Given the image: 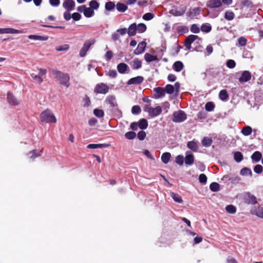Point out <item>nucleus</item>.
Segmentation results:
<instances>
[{
    "label": "nucleus",
    "instance_id": "44",
    "mask_svg": "<svg viewBox=\"0 0 263 263\" xmlns=\"http://www.w3.org/2000/svg\"><path fill=\"white\" fill-rule=\"evenodd\" d=\"M234 13L232 11H226L224 15L226 19L231 21L234 18Z\"/></svg>",
    "mask_w": 263,
    "mask_h": 263
},
{
    "label": "nucleus",
    "instance_id": "15",
    "mask_svg": "<svg viewBox=\"0 0 263 263\" xmlns=\"http://www.w3.org/2000/svg\"><path fill=\"white\" fill-rule=\"evenodd\" d=\"M7 100L11 105H16L20 103V101L10 92H8L7 94Z\"/></svg>",
    "mask_w": 263,
    "mask_h": 263
},
{
    "label": "nucleus",
    "instance_id": "1",
    "mask_svg": "<svg viewBox=\"0 0 263 263\" xmlns=\"http://www.w3.org/2000/svg\"><path fill=\"white\" fill-rule=\"evenodd\" d=\"M40 119L42 122L46 123H55L57 121V118L52 111L48 108L41 112L40 116Z\"/></svg>",
    "mask_w": 263,
    "mask_h": 263
},
{
    "label": "nucleus",
    "instance_id": "23",
    "mask_svg": "<svg viewBox=\"0 0 263 263\" xmlns=\"http://www.w3.org/2000/svg\"><path fill=\"white\" fill-rule=\"evenodd\" d=\"M171 155L170 153L166 152L163 153L161 157V161L164 164H167L171 158Z\"/></svg>",
    "mask_w": 263,
    "mask_h": 263
},
{
    "label": "nucleus",
    "instance_id": "5",
    "mask_svg": "<svg viewBox=\"0 0 263 263\" xmlns=\"http://www.w3.org/2000/svg\"><path fill=\"white\" fill-rule=\"evenodd\" d=\"M109 87L108 86L103 83L98 84L95 89L94 91L97 93L106 94L108 92Z\"/></svg>",
    "mask_w": 263,
    "mask_h": 263
},
{
    "label": "nucleus",
    "instance_id": "51",
    "mask_svg": "<svg viewBox=\"0 0 263 263\" xmlns=\"http://www.w3.org/2000/svg\"><path fill=\"white\" fill-rule=\"evenodd\" d=\"M141 108L138 105H135L132 108V112L133 114H138L141 112Z\"/></svg>",
    "mask_w": 263,
    "mask_h": 263
},
{
    "label": "nucleus",
    "instance_id": "53",
    "mask_svg": "<svg viewBox=\"0 0 263 263\" xmlns=\"http://www.w3.org/2000/svg\"><path fill=\"white\" fill-rule=\"evenodd\" d=\"M103 146V144H90L87 145V148H102Z\"/></svg>",
    "mask_w": 263,
    "mask_h": 263
},
{
    "label": "nucleus",
    "instance_id": "9",
    "mask_svg": "<svg viewBox=\"0 0 263 263\" xmlns=\"http://www.w3.org/2000/svg\"><path fill=\"white\" fill-rule=\"evenodd\" d=\"M206 5L211 8H217L222 6V2L220 0H209L207 2Z\"/></svg>",
    "mask_w": 263,
    "mask_h": 263
},
{
    "label": "nucleus",
    "instance_id": "49",
    "mask_svg": "<svg viewBox=\"0 0 263 263\" xmlns=\"http://www.w3.org/2000/svg\"><path fill=\"white\" fill-rule=\"evenodd\" d=\"M154 17V15L152 13H146L143 15V19L145 21H149L153 19Z\"/></svg>",
    "mask_w": 263,
    "mask_h": 263
},
{
    "label": "nucleus",
    "instance_id": "31",
    "mask_svg": "<svg viewBox=\"0 0 263 263\" xmlns=\"http://www.w3.org/2000/svg\"><path fill=\"white\" fill-rule=\"evenodd\" d=\"M55 49L58 51H66L69 49V45L68 44L59 45Z\"/></svg>",
    "mask_w": 263,
    "mask_h": 263
},
{
    "label": "nucleus",
    "instance_id": "63",
    "mask_svg": "<svg viewBox=\"0 0 263 263\" xmlns=\"http://www.w3.org/2000/svg\"><path fill=\"white\" fill-rule=\"evenodd\" d=\"M108 75L111 78H115L117 76V72L115 70H110L108 71Z\"/></svg>",
    "mask_w": 263,
    "mask_h": 263
},
{
    "label": "nucleus",
    "instance_id": "56",
    "mask_svg": "<svg viewBox=\"0 0 263 263\" xmlns=\"http://www.w3.org/2000/svg\"><path fill=\"white\" fill-rule=\"evenodd\" d=\"M263 170L262 166L260 164L256 165L254 168V171L257 174H260Z\"/></svg>",
    "mask_w": 263,
    "mask_h": 263
},
{
    "label": "nucleus",
    "instance_id": "54",
    "mask_svg": "<svg viewBox=\"0 0 263 263\" xmlns=\"http://www.w3.org/2000/svg\"><path fill=\"white\" fill-rule=\"evenodd\" d=\"M205 108L207 111H210L214 109V105L212 102H209L205 104Z\"/></svg>",
    "mask_w": 263,
    "mask_h": 263
},
{
    "label": "nucleus",
    "instance_id": "32",
    "mask_svg": "<svg viewBox=\"0 0 263 263\" xmlns=\"http://www.w3.org/2000/svg\"><path fill=\"white\" fill-rule=\"evenodd\" d=\"M116 8L118 11L120 12H124L127 9V7L125 4L120 3H117Z\"/></svg>",
    "mask_w": 263,
    "mask_h": 263
},
{
    "label": "nucleus",
    "instance_id": "41",
    "mask_svg": "<svg viewBox=\"0 0 263 263\" xmlns=\"http://www.w3.org/2000/svg\"><path fill=\"white\" fill-rule=\"evenodd\" d=\"M89 6L91 9L97 10L99 8V3L95 0H92L89 3Z\"/></svg>",
    "mask_w": 263,
    "mask_h": 263
},
{
    "label": "nucleus",
    "instance_id": "16",
    "mask_svg": "<svg viewBox=\"0 0 263 263\" xmlns=\"http://www.w3.org/2000/svg\"><path fill=\"white\" fill-rule=\"evenodd\" d=\"M129 69L128 65L124 63H121L117 65V70L120 73H124Z\"/></svg>",
    "mask_w": 263,
    "mask_h": 263
},
{
    "label": "nucleus",
    "instance_id": "38",
    "mask_svg": "<svg viewBox=\"0 0 263 263\" xmlns=\"http://www.w3.org/2000/svg\"><path fill=\"white\" fill-rule=\"evenodd\" d=\"M93 114L96 117L98 118H102L104 115L103 110L99 109H95L93 110Z\"/></svg>",
    "mask_w": 263,
    "mask_h": 263
},
{
    "label": "nucleus",
    "instance_id": "12",
    "mask_svg": "<svg viewBox=\"0 0 263 263\" xmlns=\"http://www.w3.org/2000/svg\"><path fill=\"white\" fill-rule=\"evenodd\" d=\"M251 78V73L249 71H244L239 79L240 83H245L249 81Z\"/></svg>",
    "mask_w": 263,
    "mask_h": 263
},
{
    "label": "nucleus",
    "instance_id": "21",
    "mask_svg": "<svg viewBox=\"0 0 263 263\" xmlns=\"http://www.w3.org/2000/svg\"><path fill=\"white\" fill-rule=\"evenodd\" d=\"M42 154V150H33L29 152L28 154L29 158L34 159L37 157L41 156Z\"/></svg>",
    "mask_w": 263,
    "mask_h": 263
},
{
    "label": "nucleus",
    "instance_id": "33",
    "mask_svg": "<svg viewBox=\"0 0 263 263\" xmlns=\"http://www.w3.org/2000/svg\"><path fill=\"white\" fill-rule=\"evenodd\" d=\"M240 175H241L242 176H248L249 175V176H251L252 175L251 170H250L247 167H245V168H242L240 171Z\"/></svg>",
    "mask_w": 263,
    "mask_h": 263
},
{
    "label": "nucleus",
    "instance_id": "45",
    "mask_svg": "<svg viewBox=\"0 0 263 263\" xmlns=\"http://www.w3.org/2000/svg\"><path fill=\"white\" fill-rule=\"evenodd\" d=\"M136 136V134L134 132H128L125 133V137L129 140L134 139Z\"/></svg>",
    "mask_w": 263,
    "mask_h": 263
},
{
    "label": "nucleus",
    "instance_id": "24",
    "mask_svg": "<svg viewBox=\"0 0 263 263\" xmlns=\"http://www.w3.org/2000/svg\"><path fill=\"white\" fill-rule=\"evenodd\" d=\"M28 38L31 40L39 41H47L48 39V36H41L37 35H30L28 36Z\"/></svg>",
    "mask_w": 263,
    "mask_h": 263
},
{
    "label": "nucleus",
    "instance_id": "57",
    "mask_svg": "<svg viewBox=\"0 0 263 263\" xmlns=\"http://www.w3.org/2000/svg\"><path fill=\"white\" fill-rule=\"evenodd\" d=\"M137 137L140 140H143L146 137V133L144 131H140L138 133Z\"/></svg>",
    "mask_w": 263,
    "mask_h": 263
},
{
    "label": "nucleus",
    "instance_id": "42",
    "mask_svg": "<svg viewBox=\"0 0 263 263\" xmlns=\"http://www.w3.org/2000/svg\"><path fill=\"white\" fill-rule=\"evenodd\" d=\"M170 195L171 197L174 199L175 201L178 203L181 202V198L178 194H177L174 192H171Z\"/></svg>",
    "mask_w": 263,
    "mask_h": 263
},
{
    "label": "nucleus",
    "instance_id": "37",
    "mask_svg": "<svg viewBox=\"0 0 263 263\" xmlns=\"http://www.w3.org/2000/svg\"><path fill=\"white\" fill-rule=\"evenodd\" d=\"M173 121L176 122H181V111L179 110L174 114Z\"/></svg>",
    "mask_w": 263,
    "mask_h": 263
},
{
    "label": "nucleus",
    "instance_id": "7",
    "mask_svg": "<svg viewBox=\"0 0 263 263\" xmlns=\"http://www.w3.org/2000/svg\"><path fill=\"white\" fill-rule=\"evenodd\" d=\"M194 162V157L193 154L190 151L186 152L184 158L185 164L187 165H191L193 164Z\"/></svg>",
    "mask_w": 263,
    "mask_h": 263
},
{
    "label": "nucleus",
    "instance_id": "27",
    "mask_svg": "<svg viewBox=\"0 0 263 263\" xmlns=\"http://www.w3.org/2000/svg\"><path fill=\"white\" fill-rule=\"evenodd\" d=\"M211 29H212V27H211V25L209 23L203 24L201 26V30L203 32H205V33L210 32L211 31Z\"/></svg>",
    "mask_w": 263,
    "mask_h": 263
},
{
    "label": "nucleus",
    "instance_id": "19",
    "mask_svg": "<svg viewBox=\"0 0 263 263\" xmlns=\"http://www.w3.org/2000/svg\"><path fill=\"white\" fill-rule=\"evenodd\" d=\"M106 101L110 106L112 107H117L118 104L116 102V97L114 96H110L107 98Z\"/></svg>",
    "mask_w": 263,
    "mask_h": 263
},
{
    "label": "nucleus",
    "instance_id": "40",
    "mask_svg": "<svg viewBox=\"0 0 263 263\" xmlns=\"http://www.w3.org/2000/svg\"><path fill=\"white\" fill-rule=\"evenodd\" d=\"M170 13L174 16H180L181 15L180 9L175 7L173 8L170 11Z\"/></svg>",
    "mask_w": 263,
    "mask_h": 263
},
{
    "label": "nucleus",
    "instance_id": "35",
    "mask_svg": "<svg viewBox=\"0 0 263 263\" xmlns=\"http://www.w3.org/2000/svg\"><path fill=\"white\" fill-rule=\"evenodd\" d=\"M219 96L220 99L222 100H226L229 97L227 91L226 90H221L219 92Z\"/></svg>",
    "mask_w": 263,
    "mask_h": 263
},
{
    "label": "nucleus",
    "instance_id": "64",
    "mask_svg": "<svg viewBox=\"0 0 263 263\" xmlns=\"http://www.w3.org/2000/svg\"><path fill=\"white\" fill-rule=\"evenodd\" d=\"M117 32L120 35H123L127 33V30L125 28L119 29L117 30Z\"/></svg>",
    "mask_w": 263,
    "mask_h": 263
},
{
    "label": "nucleus",
    "instance_id": "46",
    "mask_svg": "<svg viewBox=\"0 0 263 263\" xmlns=\"http://www.w3.org/2000/svg\"><path fill=\"white\" fill-rule=\"evenodd\" d=\"M212 140L208 137H205L203 138L202 141V143L203 145L205 146H209L211 145L212 143Z\"/></svg>",
    "mask_w": 263,
    "mask_h": 263
},
{
    "label": "nucleus",
    "instance_id": "17",
    "mask_svg": "<svg viewBox=\"0 0 263 263\" xmlns=\"http://www.w3.org/2000/svg\"><path fill=\"white\" fill-rule=\"evenodd\" d=\"M252 214L255 215L260 218H263V207H255L252 211Z\"/></svg>",
    "mask_w": 263,
    "mask_h": 263
},
{
    "label": "nucleus",
    "instance_id": "25",
    "mask_svg": "<svg viewBox=\"0 0 263 263\" xmlns=\"http://www.w3.org/2000/svg\"><path fill=\"white\" fill-rule=\"evenodd\" d=\"M144 59L147 62H151L158 60L157 57L148 53H146L144 55Z\"/></svg>",
    "mask_w": 263,
    "mask_h": 263
},
{
    "label": "nucleus",
    "instance_id": "36",
    "mask_svg": "<svg viewBox=\"0 0 263 263\" xmlns=\"http://www.w3.org/2000/svg\"><path fill=\"white\" fill-rule=\"evenodd\" d=\"M226 211L230 214H234L236 212V208L233 205H228L226 207Z\"/></svg>",
    "mask_w": 263,
    "mask_h": 263
},
{
    "label": "nucleus",
    "instance_id": "58",
    "mask_svg": "<svg viewBox=\"0 0 263 263\" xmlns=\"http://www.w3.org/2000/svg\"><path fill=\"white\" fill-rule=\"evenodd\" d=\"M191 30L192 32L195 33H197L200 31V29L196 24H193L192 25Z\"/></svg>",
    "mask_w": 263,
    "mask_h": 263
},
{
    "label": "nucleus",
    "instance_id": "59",
    "mask_svg": "<svg viewBox=\"0 0 263 263\" xmlns=\"http://www.w3.org/2000/svg\"><path fill=\"white\" fill-rule=\"evenodd\" d=\"M199 180L200 182L205 183L207 181V177L205 174H202L199 175Z\"/></svg>",
    "mask_w": 263,
    "mask_h": 263
},
{
    "label": "nucleus",
    "instance_id": "55",
    "mask_svg": "<svg viewBox=\"0 0 263 263\" xmlns=\"http://www.w3.org/2000/svg\"><path fill=\"white\" fill-rule=\"evenodd\" d=\"M173 68L176 71H181V62L177 61L175 62L173 65Z\"/></svg>",
    "mask_w": 263,
    "mask_h": 263
},
{
    "label": "nucleus",
    "instance_id": "47",
    "mask_svg": "<svg viewBox=\"0 0 263 263\" xmlns=\"http://www.w3.org/2000/svg\"><path fill=\"white\" fill-rule=\"evenodd\" d=\"M31 77L33 80H34L37 83L39 84L41 83L43 81L41 76L39 74L36 75L32 73L31 74Z\"/></svg>",
    "mask_w": 263,
    "mask_h": 263
},
{
    "label": "nucleus",
    "instance_id": "48",
    "mask_svg": "<svg viewBox=\"0 0 263 263\" xmlns=\"http://www.w3.org/2000/svg\"><path fill=\"white\" fill-rule=\"evenodd\" d=\"M175 90L174 87L170 84H168L165 86V91L169 94L172 93Z\"/></svg>",
    "mask_w": 263,
    "mask_h": 263
},
{
    "label": "nucleus",
    "instance_id": "34",
    "mask_svg": "<svg viewBox=\"0 0 263 263\" xmlns=\"http://www.w3.org/2000/svg\"><path fill=\"white\" fill-rule=\"evenodd\" d=\"M252 130V128L249 126H247L242 128L241 133L245 136H249L251 134Z\"/></svg>",
    "mask_w": 263,
    "mask_h": 263
},
{
    "label": "nucleus",
    "instance_id": "62",
    "mask_svg": "<svg viewBox=\"0 0 263 263\" xmlns=\"http://www.w3.org/2000/svg\"><path fill=\"white\" fill-rule=\"evenodd\" d=\"M200 10L198 8H195L192 10L191 11V15L192 17H194L199 14Z\"/></svg>",
    "mask_w": 263,
    "mask_h": 263
},
{
    "label": "nucleus",
    "instance_id": "6",
    "mask_svg": "<svg viewBox=\"0 0 263 263\" xmlns=\"http://www.w3.org/2000/svg\"><path fill=\"white\" fill-rule=\"evenodd\" d=\"M94 44L93 41H86L83 44L82 48L80 51V55L81 57L85 56L87 51L90 46Z\"/></svg>",
    "mask_w": 263,
    "mask_h": 263
},
{
    "label": "nucleus",
    "instance_id": "11",
    "mask_svg": "<svg viewBox=\"0 0 263 263\" xmlns=\"http://www.w3.org/2000/svg\"><path fill=\"white\" fill-rule=\"evenodd\" d=\"M75 3L72 0H66L63 3V7L67 11H71L74 9Z\"/></svg>",
    "mask_w": 263,
    "mask_h": 263
},
{
    "label": "nucleus",
    "instance_id": "3",
    "mask_svg": "<svg viewBox=\"0 0 263 263\" xmlns=\"http://www.w3.org/2000/svg\"><path fill=\"white\" fill-rule=\"evenodd\" d=\"M54 78L61 85L64 86L66 88L69 86V76L68 73L62 72L60 71L57 70L53 73Z\"/></svg>",
    "mask_w": 263,
    "mask_h": 263
},
{
    "label": "nucleus",
    "instance_id": "18",
    "mask_svg": "<svg viewBox=\"0 0 263 263\" xmlns=\"http://www.w3.org/2000/svg\"><path fill=\"white\" fill-rule=\"evenodd\" d=\"M246 200L249 204H254L257 203L256 198L249 193L246 194Z\"/></svg>",
    "mask_w": 263,
    "mask_h": 263
},
{
    "label": "nucleus",
    "instance_id": "61",
    "mask_svg": "<svg viewBox=\"0 0 263 263\" xmlns=\"http://www.w3.org/2000/svg\"><path fill=\"white\" fill-rule=\"evenodd\" d=\"M104 57L106 61H109L113 57V53L111 51H108Z\"/></svg>",
    "mask_w": 263,
    "mask_h": 263
},
{
    "label": "nucleus",
    "instance_id": "2",
    "mask_svg": "<svg viewBox=\"0 0 263 263\" xmlns=\"http://www.w3.org/2000/svg\"><path fill=\"white\" fill-rule=\"evenodd\" d=\"M146 30V26L143 23L136 24L133 23L131 24L128 29L127 34L129 36H134L137 33H142L144 32Z\"/></svg>",
    "mask_w": 263,
    "mask_h": 263
},
{
    "label": "nucleus",
    "instance_id": "30",
    "mask_svg": "<svg viewBox=\"0 0 263 263\" xmlns=\"http://www.w3.org/2000/svg\"><path fill=\"white\" fill-rule=\"evenodd\" d=\"M83 13L86 17H90L93 16L94 14V11L90 8L85 7Z\"/></svg>",
    "mask_w": 263,
    "mask_h": 263
},
{
    "label": "nucleus",
    "instance_id": "20",
    "mask_svg": "<svg viewBox=\"0 0 263 263\" xmlns=\"http://www.w3.org/2000/svg\"><path fill=\"white\" fill-rule=\"evenodd\" d=\"M262 157V154L258 151L255 152L251 156V159L253 162H258Z\"/></svg>",
    "mask_w": 263,
    "mask_h": 263
},
{
    "label": "nucleus",
    "instance_id": "28",
    "mask_svg": "<svg viewBox=\"0 0 263 263\" xmlns=\"http://www.w3.org/2000/svg\"><path fill=\"white\" fill-rule=\"evenodd\" d=\"M187 146L189 148L193 151L194 152H196L198 149V145L196 142L192 141H190L187 143Z\"/></svg>",
    "mask_w": 263,
    "mask_h": 263
},
{
    "label": "nucleus",
    "instance_id": "4",
    "mask_svg": "<svg viewBox=\"0 0 263 263\" xmlns=\"http://www.w3.org/2000/svg\"><path fill=\"white\" fill-rule=\"evenodd\" d=\"M144 110L148 114V115L152 118L157 117L161 114L162 108L160 106H157L155 108L151 107L149 105H145Z\"/></svg>",
    "mask_w": 263,
    "mask_h": 263
},
{
    "label": "nucleus",
    "instance_id": "39",
    "mask_svg": "<svg viewBox=\"0 0 263 263\" xmlns=\"http://www.w3.org/2000/svg\"><path fill=\"white\" fill-rule=\"evenodd\" d=\"M234 157L236 161L239 162L242 160L243 156L240 152H237L234 153Z\"/></svg>",
    "mask_w": 263,
    "mask_h": 263
},
{
    "label": "nucleus",
    "instance_id": "8",
    "mask_svg": "<svg viewBox=\"0 0 263 263\" xmlns=\"http://www.w3.org/2000/svg\"><path fill=\"white\" fill-rule=\"evenodd\" d=\"M197 38L198 36L196 35H190L187 37L184 42V46L187 50L191 48V44Z\"/></svg>",
    "mask_w": 263,
    "mask_h": 263
},
{
    "label": "nucleus",
    "instance_id": "10",
    "mask_svg": "<svg viewBox=\"0 0 263 263\" xmlns=\"http://www.w3.org/2000/svg\"><path fill=\"white\" fill-rule=\"evenodd\" d=\"M144 81V78L142 76H137L129 79L127 82L128 85H138L142 83Z\"/></svg>",
    "mask_w": 263,
    "mask_h": 263
},
{
    "label": "nucleus",
    "instance_id": "43",
    "mask_svg": "<svg viewBox=\"0 0 263 263\" xmlns=\"http://www.w3.org/2000/svg\"><path fill=\"white\" fill-rule=\"evenodd\" d=\"M210 188L213 192L218 191L219 190V184L216 182H213L210 184Z\"/></svg>",
    "mask_w": 263,
    "mask_h": 263
},
{
    "label": "nucleus",
    "instance_id": "60",
    "mask_svg": "<svg viewBox=\"0 0 263 263\" xmlns=\"http://www.w3.org/2000/svg\"><path fill=\"white\" fill-rule=\"evenodd\" d=\"M236 63L234 60H229L227 62V66L230 68L235 67Z\"/></svg>",
    "mask_w": 263,
    "mask_h": 263
},
{
    "label": "nucleus",
    "instance_id": "22",
    "mask_svg": "<svg viewBox=\"0 0 263 263\" xmlns=\"http://www.w3.org/2000/svg\"><path fill=\"white\" fill-rule=\"evenodd\" d=\"M154 91L157 93L156 98H161L165 95V89L162 87H157L154 89Z\"/></svg>",
    "mask_w": 263,
    "mask_h": 263
},
{
    "label": "nucleus",
    "instance_id": "14",
    "mask_svg": "<svg viewBox=\"0 0 263 263\" xmlns=\"http://www.w3.org/2000/svg\"><path fill=\"white\" fill-rule=\"evenodd\" d=\"M20 33H21L20 30L13 28H0V34H16Z\"/></svg>",
    "mask_w": 263,
    "mask_h": 263
},
{
    "label": "nucleus",
    "instance_id": "29",
    "mask_svg": "<svg viewBox=\"0 0 263 263\" xmlns=\"http://www.w3.org/2000/svg\"><path fill=\"white\" fill-rule=\"evenodd\" d=\"M132 66L134 69H138L142 66L141 62L138 59H135L133 61Z\"/></svg>",
    "mask_w": 263,
    "mask_h": 263
},
{
    "label": "nucleus",
    "instance_id": "52",
    "mask_svg": "<svg viewBox=\"0 0 263 263\" xmlns=\"http://www.w3.org/2000/svg\"><path fill=\"white\" fill-rule=\"evenodd\" d=\"M247 39L245 37L241 36L238 39V44L241 46H244L246 45Z\"/></svg>",
    "mask_w": 263,
    "mask_h": 263
},
{
    "label": "nucleus",
    "instance_id": "50",
    "mask_svg": "<svg viewBox=\"0 0 263 263\" xmlns=\"http://www.w3.org/2000/svg\"><path fill=\"white\" fill-rule=\"evenodd\" d=\"M115 7V5L113 2H109L105 4V9L107 10L110 11Z\"/></svg>",
    "mask_w": 263,
    "mask_h": 263
},
{
    "label": "nucleus",
    "instance_id": "26",
    "mask_svg": "<svg viewBox=\"0 0 263 263\" xmlns=\"http://www.w3.org/2000/svg\"><path fill=\"white\" fill-rule=\"evenodd\" d=\"M139 127L141 129H145L148 126V123L146 119H142L138 122Z\"/></svg>",
    "mask_w": 263,
    "mask_h": 263
},
{
    "label": "nucleus",
    "instance_id": "13",
    "mask_svg": "<svg viewBox=\"0 0 263 263\" xmlns=\"http://www.w3.org/2000/svg\"><path fill=\"white\" fill-rule=\"evenodd\" d=\"M146 46V44L145 42H141L138 44L137 48L135 50L134 53L137 55L142 53L144 51Z\"/></svg>",
    "mask_w": 263,
    "mask_h": 263
}]
</instances>
